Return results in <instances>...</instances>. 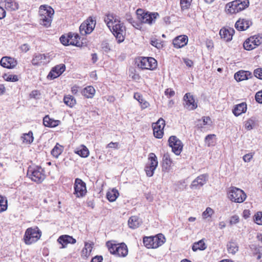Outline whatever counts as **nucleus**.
<instances>
[{"label":"nucleus","instance_id":"obj_1","mask_svg":"<svg viewBox=\"0 0 262 262\" xmlns=\"http://www.w3.org/2000/svg\"><path fill=\"white\" fill-rule=\"evenodd\" d=\"M39 12L40 24L46 27L50 26L54 13V9L48 5H41Z\"/></svg>","mask_w":262,"mask_h":262},{"label":"nucleus","instance_id":"obj_2","mask_svg":"<svg viewBox=\"0 0 262 262\" xmlns=\"http://www.w3.org/2000/svg\"><path fill=\"white\" fill-rule=\"evenodd\" d=\"M27 176L32 181L40 184L46 178L45 170L41 166H30L28 167Z\"/></svg>","mask_w":262,"mask_h":262},{"label":"nucleus","instance_id":"obj_3","mask_svg":"<svg viewBox=\"0 0 262 262\" xmlns=\"http://www.w3.org/2000/svg\"><path fill=\"white\" fill-rule=\"evenodd\" d=\"M249 0H234L226 5V12L227 14H236L249 6Z\"/></svg>","mask_w":262,"mask_h":262},{"label":"nucleus","instance_id":"obj_4","mask_svg":"<svg viewBox=\"0 0 262 262\" xmlns=\"http://www.w3.org/2000/svg\"><path fill=\"white\" fill-rule=\"evenodd\" d=\"M106 245L110 252L117 256L124 257L128 254L127 247L124 243L115 244L111 241H108Z\"/></svg>","mask_w":262,"mask_h":262},{"label":"nucleus","instance_id":"obj_5","mask_svg":"<svg viewBox=\"0 0 262 262\" xmlns=\"http://www.w3.org/2000/svg\"><path fill=\"white\" fill-rule=\"evenodd\" d=\"M41 234V231L37 227L28 228L25 231L24 241L26 245H31L40 239Z\"/></svg>","mask_w":262,"mask_h":262},{"label":"nucleus","instance_id":"obj_6","mask_svg":"<svg viewBox=\"0 0 262 262\" xmlns=\"http://www.w3.org/2000/svg\"><path fill=\"white\" fill-rule=\"evenodd\" d=\"M165 242V238L162 234H158L154 236H145L143 239L144 245L148 249L157 248Z\"/></svg>","mask_w":262,"mask_h":262},{"label":"nucleus","instance_id":"obj_7","mask_svg":"<svg viewBox=\"0 0 262 262\" xmlns=\"http://www.w3.org/2000/svg\"><path fill=\"white\" fill-rule=\"evenodd\" d=\"M136 14L138 19L142 23L151 25L155 23L156 19L159 17V14L157 12H149L145 11L142 9H138Z\"/></svg>","mask_w":262,"mask_h":262},{"label":"nucleus","instance_id":"obj_8","mask_svg":"<svg viewBox=\"0 0 262 262\" xmlns=\"http://www.w3.org/2000/svg\"><path fill=\"white\" fill-rule=\"evenodd\" d=\"M228 198L233 202L241 203L246 200L247 195L243 190L232 186L228 191Z\"/></svg>","mask_w":262,"mask_h":262},{"label":"nucleus","instance_id":"obj_9","mask_svg":"<svg viewBox=\"0 0 262 262\" xmlns=\"http://www.w3.org/2000/svg\"><path fill=\"white\" fill-rule=\"evenodd\" d=\"M136 63L142 69L153 70L157 67V62L152 57H140L136 60Z\"/></svg>","mask_w":262,"mask_h":262},{"label":"nucleus","instance_id":"obj_10","mask_svg":"<svg viewBox=\"0 0 262 262\" xmlns=\"http://www.w3.org/2000/svg\"><path fill=\"white\" fill-rule=\"evenodd\" d=\"M110 28V30L113 33V35L115 36L118 42L121 43L124 40V34L125 33V27L124 26L123 23H121V21L119 20L117 22L114 23Z\"/></svg>","mask_w":262,"mask_h":262},{"label":"nucleus","instance_id":"obj_11","mask_svg":"<svg viewBox=\"0 0 262 262\" xmlns=\"http://www.w3.org/2000/svg\"><path fill=\"white\" fill-rule=\"evenodd\" d=\"M96 25V20L92 17L83 21L79 27V31L82 35H86L91 33L94 30Z\"/></svg>","mask_w":262,"mask_h":262},{"label":"nucleus","instance_id":"obj_12","mask_svg":"<svg viewBox=\"0 0 262 262\" xmlns=\"http://www.w3.org/2000/svg\"><path fill=\"white\" fill-rule=\"evenodd\" d=\"M168 141L169 146L172 148V151L176 155H180L183 147L182 141L176 136H170Z\"/></svg>","mask_w":262,"mask_h":262},{"label":"nucleus","instance_id":"obj_13","mask_svg":"<svg viewBox=\"0 0 262 262\" xmlns=\"http://www.w3.org/2000/svg\"><path fill=\"white\" fill-rule=\"evenodd\" d=\"M74 188V193L77 198L83 197L87 192L85 183L81 179L79 178L75 179Z\"/></svg>","mask_w":262,"mask_h":262},{"label":"nucleus","instance_id":"obj_14","mask_svg":"<svg viewBox=\"0 0 262 262\" xmlns=\"http://www.w3.org/2000/svg\"><path fill=\"white\" fill-rule=\"evenodd\" d=\"M50 61L49 54L35 53L33 55L31 63L34 66L47 64Z\"/></svg>","mask_w":262,"mask_h":262},{"label":"nucleus","instance_id":"obj_15","mask_svg":"<svg viewBox=\"0 0 262 262\" xmlns=\"http://www.w3.org/2000/svg\"><path fill=\"white\" fill-rule=\"evenodd\" d=\"M74 37L77 39L78 38H79V36L77 34H69L68 37H66L64 35H62L60 37V41L62 44L64 46L69 45L75 46L77 47H81L82 46V42L76 40V41H73L72 38Z\"/></svg>","mask_w":262,"mask_h":262},{"label":"nucleus","instance_id":"obj_16","mask_svg":"<svg viewBox=\"0 0 262 262\" xmlns=\"http://www.w3.org/2000/svg\"><path fill=\"white\" fill-rule=\"evenodd\" d=\"M253 23L250 19L246 18H239L235 24V29L239 31H243L247 30Z\"/></svg>","mask_w":262,"mask_h":262},{"label":"nucleus","instance_id":"obj_17","mask_svg":"<svg viewBox=\"0 0 262 262\" xmlns=\"http://www.w3.org/2000/svg\"><path fill=\"white\" fill-rule=\"evenodd\" d=\"M66 66L64 64H60L53 67L48 75L47 78L50 79H54L61 75L65 71Z\"/></svg>","mask_w":262,"mask_h":262},{"label":"nucleus","instance_id":"obj_18","mask_svg":"<svg viewBox=\"0 0 262 262\" xmlns=\"http://www.w3.org/2000/svg\"><path fill=\"white\" fill-rule=\"evenodd\" d=\"M208 180V175L206 174H201L194 179L191 185V189H199L206 183Z\"/></svg>","mask_w":262,"mask_h":262},{"label":"nucleus","instance_id":"obj_19","mask_svg":"<svg viewBox=\"0 0 262 262\" xmlns=\"http://www.w3.org/2000/svg\"><path fill=\"white\" fill-rule=\"evenodd\" d=\"M185 101L184 107L189 110H193L197 107L193 96L190 93H186L183 98Z\"/></svg>","mask_w":262,"mask_h":262},{"label":"nucleus","instance_id":"obj_20","mask_svg":"<svg viewBox=\"0 0 262 262\" xmlns=\"http://www.w3.org/2000/svg\"><path fill=\"white\" fill-rule=\"evenodd\" d=\"M17 64L16 60L14 58L4 56L3 57L0 61V64L4 68L7 69H13Z\"/></svg>","mask_w":262,"mask_h":262},{"label":"nucleus","instance_id":"obj_21","mask_svg":"<svg viewBox=\"0 0 262 262\" xmlns=\"http://www.w3.org/2000/svg\"><path fill=\"white\" fill-rule=\"evenodd\" d=\"M234 32V30L232 28H223L220 31V35L226 41H230L232 40Z\"/></svg>","mask_w":262,"mask_h":262},{"label":"nucleus","instance_id":"obj_22","mask_svg":"<svg viewBox=\"0 0 262 262\" xmlns=\"http://www.w3.org/2000/svg\"><path fill=\"white\" fill-rule=\"evenodd\" d=\"M188 42V37L186 35H180L173 40L172 43L176 48L179 49L184 47Z\"/></svg>","mask_w":262,"mask_h":262},{"label":"nucleus","instance_id":"obj_23","mask_svg":"<svg viewBox=\"0 0 262 262\" xmlns=\"http://www.w3.org/2000/svg\"><path fill=\"white\" fill-rule=\"evenodd\" d=\"M57 241L61 244H62V248H65L66 246L63 245L65 244H74L76 242V241L72 236L68 235H63L59 237Z\"/></svg>","mask_w":262,"mask_h":262},{"label":"nucleus","instance_id":"obj_24","mask_svg":"<svg viewBox=\"0 0 262 262\" xmlns=\"http://www.w3.org/2000/svg\"><path fill=\"white\" fill-rule=\"evenodd\" d=\"M246 111L247 104L246 102H242L234 105L232 112L235 116H238L242 114L245 113Z\"/></svg>","mask_w":262,"mask_h":262},{"label":"nucleus","instance_id":"obj_25","mask_svg":"<svg viewBox=\"0 0 262 262\" xmlns=\"http://www.w3.org/2000/svg\"><path fill=\"white\" fill-rule=\"evenodd\" d=\"M251 77V73L249 71H239L234 74V78L237 81H241Z\"/></svg>","mask_w":262,"mask_h":262},{"label":"nucleus","instance_id":"obj_26","mask_svg":"<svg viewBox=\"0 0 262 262\" xmlns=\"http://www.w3.org/2000/svg\"><path fill=\"white\" fill-rule=\"evenodd\" d=\"M116 16L113 13H108L105 14L104 21L109 29L113 26V23L117 22Z\"/></svg>","mask_w":262,"mask_h":262},{"label":"nucleus","instance_id":"obj_27","mask_svg":"<svg viewBox=\"0 0 262 262\" xmlns=\"http://www.w3.org/2000/svg\"><path fill=\"white\" fill-rule=\"evenodd\" d=\"M5 8L8 11H15L18 9V4L15 0H5Z\"/></svg>","mask_w":262,"mask_h":262},{"label":"nucleus","instance_id":"obj_28","mask_svg":"<svg viewBox=\"0 0 262 262\" xmlns=\"http://www.w3.org/2000/svg\"><path fill=\"white\" fill-rule=\"evenodd\" d=\"M142 222L137 216H132L128 221V225L130 228L136 229L139 227Z\"/></svg>","mask_w":262,"mask_h":262},{"label":"nucleus","instance_id":"obj_29","mask_svg":"<svg viewBox=\"0 0 262 262\" xmlns=\"http://www.w3.org/2000/svg\"><path fill=\"white\" fill-rule=\"evenodd\" d=\"M92 245L89 243H85L84 247L82 249L81 254V256L83 259L88 258L91 255L93 249Z\"/></svg>","mask_w":262,"mask_h":262},{"label":"nucleus","instance_id":"obj_30","mask_svg":"<svg viewBox=\"0 0 262 262\" xmlns=\"http://www.w3.org/2000/svg\"><path fill=\"white\" fill-rule=\"evenodd\" d=\"M227 248L228 253L233 255H234L238 251V244L233 239H231L227 243Z\"/></svg>","mask_w":262,"mask_h":262},{"label":"nucleus","instance_id":"obj_31","mask_svg":"<svg viewBox=\"0 0 262 262\" xmlns=\"http://www.w3.org/2000/svg\"><path fill=\"white\" fill-rule=\"evenodd\" d=\"M59 120L51 119L48 115H46L43 119V124L45 126L54 127L58 125Z\"/></svg>","mask_w":262,"mask_h":262},{"label":"nucleus","instance_id":"obj_32","mask_svg":"<svg viewBox=\"0 0 262 262\" xmlns=\"http://www.w3.org/2000/svg\"><path fill=\"white\" fill-rule=\"evenodd\" d=\"M95 93V89L91 85L87 86L81 91L82 95L87 98H92L94 97Z\"/></svg>","mask_w":262,"mask_h":262},{"label":"nucleus","instance_id":"obj_33","mask_svg":"<svg viewBox=\"0 0 262 262\" xmlns=\"http://www.w3.org/2000/svg\"><path fill=\"white\" fill-rule=\"evenodd\" d=\"M172 161L168 154H164L163 158L162 169L164 171H168L171 167Z\"/></svg>","mask_w":262,"mask_h":262},{"label":"nucleus","instance_id":"obj_34","mask_svg":"<svg viewBox=\"0 0 262 262\" xmlns=\"http://www.w3.org/2000/svg\"><path fill=\"white\" fill-rule=\"evenodd\" d=\"M134 98L140 103L142 108L144 109L149 106V103L143 98V96L140 93H135Z\"/></svg>","mask_w":262,"mask_h":262},{"label":"nucleus","instance_id":"obj_35","mask_svg":"<svg viewBox=\"0 0 262 262\" xmlns=\"http://www.w3.org/2000/svg\"><path fill=\"white\" fill-rule=\"evenodd\" d=\"M207 246L204 242L203 239L197 242H195L192 246V250L194 252H196L198 250H204L206 249Z\"/></svg>","mask_w":262,"mask_h":262},{"label":"nucleus","instance_id":"obj_36","mask_svg":"<svg viewBox=\"0 0 262 262\" xmlns=\"http://www.w3.org/2000/svg\"><path fill=\"white\" fill-rule=\"evenodd\" d=\"M119 193L117 189L113 188L106 193V198L110 202H114L119 196Z\"/></svg>","mask_w":262,"mask_h":262},{"label":"nucleus","instance_id":"obj_37","mask_svg":"<svg viewBox=\"0 0 262 262\" xmlns=\"http://www.w3.org/2000/svg\"><path fill=\"white\" fill-rule=\"evenodd\" d=\"M149 163L146 165L156 169L158 166V160L156 155L154 153H150L148 157Z\"/></svg>","mask_w":262,"mask_h":262},{"label":"nucleus","instance_id":"obj_38","mask_svg":"<svg viewBox=\"0 0 262 262\" xmlns=\"http://www.w3.org/2000/svg\"><path fill=\"white\" fill-rule=\"evenodd\" d=\"M64 103L70 107H72L76 103V99L72 95L65 96L63 98Z\"/></svg>","mask_w":262,"mask_h":262},{"label":"nucleus","instance_id":"obj_39","mask_svg":"<svg viewBox=\"0 0 262 262\" xmlns=\"http://www.w3.org/2000/svg\"><path fill=\"white\" fill-rule=\"evenodd\" d=\"M75 153L82 158H86L89 155V150L85 146L82 145H81V148L76 150Z\"/></svg>","mask_w":262,"mask_h":262},{"label":"nucleus","instance_id":"obj_40","mask_svg":"<svg viewBox=\"0 0 262 262\" xmlns=\"http://www.w3.org/2000/svg\"><path fill=\"white\" fill-rule=\"evenodd\" d=\"M165 125V120L163 118H160L156 123L152 124V128H155V129L163 131Z\"/></svg>","mask_w":262,"mask_h":262},{"label":"nucleus","instance_id":"obj_41","mask_svg":"<svg viewBox=\"0 0 262 262\" xmlns=\"http://www.w3.org/2000/svg\"><path fill=\"white\" fill-rule=\"evenodd\" d=\"M62 146L60 145L58 143H57L52 150L51 154L53 157L58 158V157L62 153Z\"/></svg>","mask_w":262,"mask_h":262},{"label":"nucleus","instance_id":"obj_42","mask_svg":"<svg viewBox=\"0 0 262 262\" xmlns=\"http://www.w3.org/2000/svg\"><path fill=\"white\" fill-rule=\"evenodd\" d=\"M21 138L23 140V142L28 144H31L33 142L34 140L32 131H29V133L27 134H24Z\"/></svg>","mask_w":262,"mask_h":262},{"label":"nucleus","instance_id":"obj_43","mask_svg":"<svg viewBox=\"0 0 262 262\" xmlns=\"http://www.w3.org/2000/svg\"><path fill=\"white\" fill-rule=\"evenodd\" d=\"M252 38H253V39L251 40V43H253L255 46V47H257L262 43L261 35L258 34L248 38V39Z\"/></svg>","mask_w":262,"mask_h":262},{"label":"nucleus","instance_id":"obj_44","mask_svg":"<svg viewBox=\"0 0 262 262\" xmlns=\"http://www.w3.org/2000/svg\"><path fill=\"white\" fill-rule=\"evenodd\" d=\"M7 200L6 198L0 195V213L7 209Z\"/></svg>","mask_w":262,"mask_h":262},{"label":"nucleus","instance_id":"obj_45","mask_svg":"<svg viewBox=\"0 0 262 262\" xmlns=\"http://www.w3.org/2000/svg\"><path fill=\"white\" fill-rule=\"evenodd\" d=\"M253 38L252 39H247L246 41L243 43V47L244 49L246 50H252L255 48V46L253 44L251 43V40H252Z\"/></svg>","mask_w":262,"mask_h":262},{"label":"nucleus","instance_id":"obj_46","mask_svg":"<svg viewBox=\"0 0 262 262\" xmlns=\"http://www.w3.org/2000/svg\"><path fill=\"white\" fill-rule=\"evenodd\" d=\"M3 78L7 81L16 82L18 80V76L16 75L5 74Z\"/></svg>","mask_w":262,"mask_h":262},{"label":"nucleus","instance_id":"obj_47","mask_svg":"<svg viewBox=\"0 0 262 262\" xmlns=\"http://www.w3.org/2000/svg\"><path fill=\"white\" fill-rule=\"evenodd\" d=\"M215 136L214 134H210L207 135L205 138V142L208 146H213L214 145V142L213 140V138Z\"/></svg>","mask_w":262,"mask_h":262},{"label":"nucleus","instance_id":"obj_48","mask_svg":"<svg viewBox=\"0 0 262 262\" xmlns=\"http://www.w3.org/2000/svg\"><path fill=\"white\" fill-rule=\"evenodd\" d=\"M253 220L256 224L262 225V212H257L253 216Z\"/></svg>","mask_w":262,"mask_h":262},{"label":"nucleus","instance_id":"obj_49","mask_svg":"<svg viewBox=\"0 0 262 262\" xmlns=\"http://www.w3.org/2000/svg\"><path fill=\"white\" fill-rule=\"evenodd\" d=\"M192 0H180V5L182 10L187 9L189 8Z\"/></svg>","mask_w":262,"mask_h":262},{"label":"nucleus","instance_id":"obj_50","mask_svg":"<svg viewBox=\"0 0 262 262\" xmlns=\"http://www.w3.org/2000/svg\"><path fill=\"white\" fill-rule=\"evenodd\" d=\"M214 211L210 207H207L206 210L203 212L202 216L203 218L206 219L208 217H210L213 213Z\"/></svg>","mask_w":262,"mask_h":262},{"label":"nucleus","instance_id":"obj_51","mask_svg":"<svg viewBox=\"0 0 262 262\" xmlns=\"http://www.w3.org/2000/svg\"><path fill=\"white\" fill-rule=\"evenodd\" d=\"M156 169L153 168L150 166L146 165L145 167V171L147 177H152L154 173V171Z\"/></svg>","mask_w":262,"mask_h":262},{"label":"nucleus","instance_id":"obj_52","mask_svg":"<svg viewBox=\"0 0 262 262\" xmlns=\"http://www.w3.org/2000/svg\"><path fill=\"white\" fill-rule=\"evenodd\" d=\"M150 44L158 49H161L163 47V45L161 42L160 41V40L157 39L151 40Z\"/></svg>","mask_w":262,"mask_h":262},{"label":"nucleus","instance_id":"obj_53","mask_svg":"<svg viewBox=\"0 0 262 262\" xmlns=\"http://www.w3.org/2000/svg\"><path fill=\"white\" fill-rule=\"evenodd\" d=\"M153 128L154 135V136L156 138L161 139L163 137V131H161V130L155 129V128Z\"/></svg>","mask_w":262,"mask_h":262},{"label":"nucleus","instance_id":"obj_54","mask_svg":"<svg viewBox=\"0 0 262 262\" xmlns=\"http://www.w3.org/2000/svg\"><path fill=\"white\" fill-rule=\"evenodd\" d=\"M128 21L131 24L133 27L137 29H139L141 28V24L137 22V21L135 20L133 18L130 17L127 19Z\"/></svg>","mask_w":262,"mask_h":262},{"label":"nucleus","instance_id":"obj_55","mask_svg":"<svg viewBox=\"0 0 262 262\" xmlns=\"http://www.w3.org/2000/svg\"><path fill=\"white\" fill-rule=\"evenodd\" d=\"M254 76L262 80V69L257 68L254 71Z\"/></svg>","mask_w":262,"mask_h":262},{"label":"nucleus","instance_id":"obj_56","mask_svg":"<svg viewBox=\"0 0 262 262\" xmlns=\"http://www.w3.org/2000/svg\"><path fill=\"white\" fill-rule=\"evenodd\" d=\"M164 93L165 95L169 98L173 97L175 94L174 91L170 88L166 89Z\"/></svg>","mask_w":262,"mask_h":262},{"label":"nucleus","instance_id":"obj_57","mask_svg":"<svg viewBox=\"0 0 262 262\" xmlns=\"http://www.w3.org/2000/svg\"><path fill=\"white\" fill-rule=\"evenodd\" d=\"M101 48L103 52L108 53L110 50L109 43L106 42H103L101 43Z\"/></svg>","mask_w":262,"mask_h":262},{"label":"nucleus","instance_id":"obj_58","mask_svg":"<svg viewBox=\"0 0 262 262\" xmlns=\"http://www.w3.org/2000/svg\"><path fill=\"white\" fill-rule=\"evenodd\" d=\"M255 98L258 103H262V90L256 93Z\"/></svg>","mask_w":262,"mask_h":262},{"label":"nucleus","instance_id":"obj_59","mask_svg":"<svg viewBox=\"0 0 262 262\" xmlns=\"http://www.w3.org/2000/svg\"><path fill=\"white\" fill-rule=\"evenodd\" d=\"M239 222V217L237 215H234L230 218V224L231 225L236 224Z\"/></svg>","mask_w":262,"mask_h":262},{"label":"nucleus","instance_id":"obj_60","mask_svg":"<svg viewBox=\"0 0 262 262\" xmlns=\"http://www.w3.org/2000/svg\"><path fill=\"white\" fill-rule=\"evenodd\" d=\"M107 147L118 149L119 148V143L111 142L107 145Z\"/></svg>","mask_w":262,"mask_h":262},{"label":"nucleus","instance_id":"obj_61","mask_svg":"<svg viewBox=\"0 0 262 262\" xmlns=\"http://www.w3.org/2000/svg\"><path fill=\"white\" fill-rule=\"evenodd\" d=\"M40 95L38 90H33L30 93V97L31 98H36L37 96Z\"/></svg>","mask_w":262,"mask_h":262},{"label":"nucleus","instance_id":"obj_62","mask_svg":"<svg viewBox=\"0 0 262 262\" xmlns=\"http://www.w3.org/2000/svg\"><path fill=\"white\" fill-rule=\"evenodd\" d=\"M103 257L101 255H97L93 257L91 262H102Z\"/></svg>","mask_w":262,"mask_h":262},{"label":"nucleus","instance_id":"obj_63","mask_svg":"<svg viewBox=\"0 0 262 262\" xmlns=\"http://www.w3.org/2000/svg\"><path fill=\"white\" fill-rule=\"evenodd\" d=\"M183 61L185 64L188 67H191L193 64V61L188 58H184Z\"/></svg>","mask_w":262,"mask_h":262},{"label":"nucleus","instance_id":"obj_64","mask_svg":"<svg viewBox=\"0 0 262 262\" xmlns=\"http://www.w3.org/2000/svg\"><path fill=\"white\" fill-rule=\"evenodd\" d=\"M20 49L22 51L27 52L29 50V46L28 44L25 43L20 46Z\"/></svg>","mask_w":262,"mask_h":262}]
</instances>
